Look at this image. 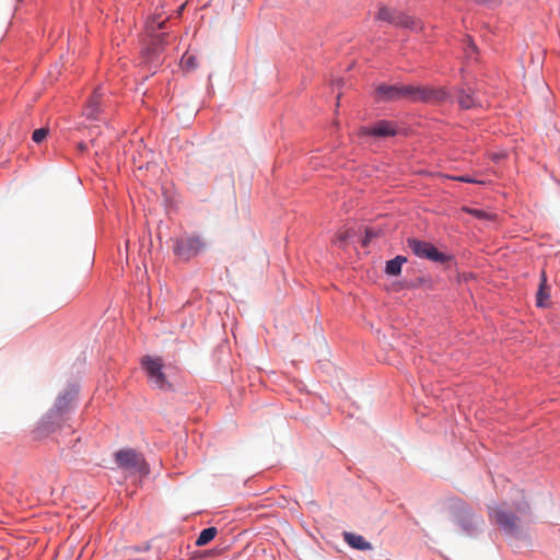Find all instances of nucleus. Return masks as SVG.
I'll list each match as a JSON object with an SVG mask.
<instances>
[{
  "mask_svg": "<svg viewBox=\"0 0 560 560\" xmlns=\"http://www.w3.org/2000/svg\"><path fill=\"white\" fill-rule=\"evenodd\" d=\"M103 93L101 89H96L88 102L85 107V115L91 119H96L100 109V101Z\"/></svg>",
  "mask_w": 560,
  "mask_h": 560,
  "instance_id": "13",
  "label": "nucleus"
},
{
  "mask_svg": "<svg viewBox=\"0 0 560 560\" xmlns=\"http://www.w3.org/2000/svg\"><path fill=\"white\" fill-rule=\"evenodd\" d=\"M206 248V243L198 235H183L174 240L173 252L183 259L189 260Z\"/></svg>",
  "mask_w": 560,
  "mask_h": 560,
  "instance_id": "3",
  "label": "nucleus"
},
{
  "mask_svg": "<svg viewBox=\"0 0 560 560\" xmlns=\"http://www.w3.org/2000/svg\"><path fill=\"white\" fill-rule=\"evenodd\" d=\"M394 25L407 27V28H410L413 31L422 30V24L420 21H418L409 15H406L401 12H398Z\"/></svg>",
  "mask_w": 560,
  "mask_h": 560,
  "instance_id": "14",
  "label": "nucleus"
},
{
  "mask_svg": "<svg viewBox=\"0 0 560 560\" xmlns=\"http://www.w3.org/2000/svg\"><path fill=\"white\" fill-rule=\"evenodd\" d=\"M375 97L381 102H392L400 100L399 85L381 84L376 88Z\"/></svg>",
  "mask_w": 560,
  "mask_h": 560,
  "instance_id": "10",
  "label": "nucleus"
},
{
  "mask_svg": "<svg viewBox=\"0 0 560 560\" xmlns=\"http://www.w3.org/2000/svg\"><path fill=\"white\" fill-rule=\"evenodd\" d=\"M407 261L404 256H396L394 259L386 262L385 271L389 276H398L401 272L402 265Z\"/></svg>",
  "mask_w": 560,
  "mask_h": 560,
  "instance_id": "15",
  "label": "nucleus"
},
{
  "mask_svg": "<svg viewBox=\"0 0 560 560\" xmlns=\"http://www.w3.org/2000/svg\"><path fill=\"white\" fill-rule=\"evenodd\" d=\"M350 237H352V232L350 230H343L340 231L336 238L334 240L335 243H338L340 245L345 244Z\"/></svg>",
  "mask_w": 560,
  "mask_h": 560,
  "instance_id": "21",
  "label": "nucleus"
},
{
  "mask_svg": "<svg viewBox=\"0 0 560 560\" xmlns=\"http://www.w3.org/2000/svg\"><path fill=\"white\" fill-rule=\"evenodd\" d=\"M163 365L161 358L147 355L142 359V366L153 386L162 390H167L171 388V384L167 382L166 376L162 371Z\"/></svg>",
  "mask_w": 560,
  "mask_h": 560,
  "instance_id": "6",
  "label": "nucleus"
},
{
  "mask_svg": "<svg viewBox=\"0 0 560 560\" xmlns=\"http://www.w3.org/2000/svg\"><path fill=\"white\" fill-rule=\"evenodd\" d=\"M185 67L194 68L195 67V58L192 56H188L184 58Z\"/></svg>",
  "mask_w": 560,
  "mask_h": 560,
  "instance_id": "24",
  "label": "nucleus"
},
{
  "mask_svg": "<svg viewBox=\"0 0 560 560\" xmlns=\"http://www.w3.org/2000/svg\"><path fill=\"white\" fill-rule=\"evenodd\" d=\"M407 244L411 252L419 258L428 259L439 264H445L452 259L450 255L440 252L430 242L411 237L407 240Z\"/></svg>",
  "mask_w": 560,
  "mask_h": 560,
  "instance_id": "2",
  "label": "nucleus"
},
{
  "mask_svg": "<svg viewBox=\"0 0 560 560\" xmlns=\"http://www.w3.org/2000/svg\"><path fill=\"white\" fill-rule=\"evenodd\" d=\"M118 466L128 474H148L143 457L133 450H121L115 455Z\"/></svg>",
  "mask_w": 560,
  "mask_h": 560,
  "instance_id": "5",
  "label": "nucleus"
},
{
  "mask_svg": "<svg viewBox=\"0 0 560 560\" xmlns=\"http://www.w3.org/2000/svg\"><path fill=\"white\" fill-rule=\"evenodd\" d=\"M72 397H67V395L58 398L55 408L49 410V412L43 419L39 430L44 433L55 432L57 428H62L61 422H65L63 410L67 409Z\"/></svg>",
  "mask_w": 560,
  "mask_h": 560,
  "instance_id": "4",
  "label": "nucleus"
},
{
  "mask_svg": "<svg viewBox=\"0 0 560 560\" xmlns=\"http://www.w3.org/2000/svg\"><path fill=\"white\" fill-rule=\"evenodd\" d=\"M78 148L80 151H84L86 149L84 143H79Z\"/></svg>",
  "mask_w": 560,
  "mask_h": 560,
  "instance_id": "27",
  "label": "nucleus"
},
{
  "mask_svg": "<svg viewBox=\"0 0 560 560\" xmlns=\"http://www.w3.org/2000/svg\"><path fill=\"white\" fill-rule=\"evenodd\" d=\"M398 12L386 7H381L377 11L376 19L394 24Z\"/></svg>",
  "mask_w": 560,
  "mask_h": 560,
  "instance_id": "17",
  "label": "nucleus"
},
{
  "mask_svg": "<svg viewBox=\"0 0 560 560\" xmlns=\"http://www.w3.org/2000/svg\"><path fill=\"white\" fill-rule=\"evenodd\" d=\"M164 23H165V21H163V22L159 23V25H158V26H159V28H161V27L163 26V24H164Z\"/></svg>",
  "mask_w": 560,
  "mask_h": 560,
  "instance_id": "28",
  "label": "nucleus"
},
{
  "mask_svg": "<svg viewBox=\"0 0 560 560\" xmlns=\"http://www.w3.org/2000/svg\"><path fill=\"white\" fill-rule=\"evenodd\" d=\"M468 47L471 49L472 52L476 51V46L471 40H469Z\"/></svg>",
  "mask_w": 560,
  "mask_h": 560,
  "instance_id": "26",
  "label": "nucleus"
},
{
  "mask_svg": "<svg viewBox=\"0 0 560 560\" xmlns=\"http://www.w3.org/2000/svg\"><path fill=\"white\" fill-rule=\"evenodd\" d=\"M377 235H378L377 232L373 231L372 229H366L365 240L363 241V245H366L368 242H370L372 238L376 237Z\"/></svg>",
  "mask_w": 560,
  "mask_h": 560,
  "instance_id": "23",
  "label": "nucleus"
},
{
  "mask_svg": "<svg viewBox=\"0 0 560 560\" xmlns=\"http://www.w3.org/2000/svg\"><path fill=\"white\" fill-rule=\"evenodd\" d=\"M457 103L463 109H470L481 106L480 100L476 96L475 92L470 89H460L457 94Z\"/></svg>",
  "mask_w": 560,
  "mask_h": 560,
  "instance_id": "9",
  "label": "nucleus"
},
{
  "mask_svg": "<svg viewBox=\"0 0 560 560\" xmlns=\"http://www.w3.org/2000/svg\"><path fill=\"white\" fill-rule=\"evenodd\" d=\"M495 522L502 526L508 533H514L517 529V518L500 509H494L491 514Z\"/></svg>",
  "mask_w": 560,
  "mask_h": 560,
  "instance_id": "8",
  "label": "nucleus"
},
{
  "mask_svg": "<svg viewBox=\"0 0 560 560\" xmlns=\"http://www.w3.org/2000/svg\"><path fill=\"white\" fill-rule=\"evenodd\" d=\"M505 158V153L504 152H499V153H492L491 154V159L495 162L502 160Z\"/></svg>",
  "mask_w": 560,
  "mask_h": 560,
  "instance_id": "25",
  "label": "nucleus"
},
{
  "mask_svg": "<svg viewBox=\"0 0 560 560\" xmlns=\"http://www.w3.org/2000/svg\"><path fill=\"white\" fill-rule=\"evenodd\" d=\"M68 433H73V430L70 427L68 428Z\"/></svg>",
  "mask_w": 560,
  "mask_h": 560,
  "instance_id": "29",
  "label": "nucleus"
},
{
  "mask_svg": "<svg viewBox=\"0 0 560 560\" xmlns=\"http://www.w3.org/2000/svg\"><path fill=\"white\" fill-rule=\"evenodd\" d=\"M217 534H218V529L215 527L205 528L199 534V536L196 540V546H198V547L206 546L217 536Z\"/></svg>",
  "mask_w": 560,
  "mask_h": 560,
  "instance_id": "16",
  "label": "nucleus"
},
{
  "mask_svg": "<svg viewBox=\"0 0 560 560\" xmlns=\"http://www.w3.org/2000/svg\"><path fill=\"white\" fill-rule=\"evenodd\" d=\"M400 100L422 101V102H443L448 98V93L444 89H431L416 85H399Z\"/></svg>",
  "mask_w": 560,
  "mask_h": 560,
  "instance_id": "1",
  "label": "nucleus"
},
{
  "mask_svg": "<svg viewBox=\"0 0 560 560\" xmlns=\"http://www.w3.org/2000/svg\"><path fill=\"white\" fill-rule=\"evenodd\" d=\"M450 504H451L452 509L458 510L460 513H463L465 515L468 514L467 508L460 499H458V498L451 499Z\"/></svg>",
  "mask_w": 560,
  "mask_h": 560,
  "instance_id": "19",
  "label": "nucleus"
},
{
  "mask_svg": "<svg viewBox=\"0 0 560 560\" xmlns=\"http://www.w3.org/2000/svg\"><path fill=\"white\" fill-rule=\"evenodd\" d=\"M464 211L467 213L474 215L475 218L479 220H490L492 219V214L482 210V209H472V208H464Z\"/></svg>",
  "mask_w": 560,
  "mask_h": 560,
  "instance_id": "18",
  "label": "nucleus"
},
{
  "mask_svg": "<svg viewBox=\"0 0 560 560\" xmlns=\"http://www.w3.org/2000/svg\"><path fill=\"white\" fill-rule=\"evenodd\" d=\"M395 133H396L395 127L393 126L392 122L386 121V120H381L377 124H375L373 127H365V128H362V130H361V135L374 136V137H380V138L394 136Z\"/></svg>",
  "mask_w": 560,
  "mask_h": 560,
  "instance_id": "7",
  "label": "nucleus"
},
{
  "mask_svg": "<svg viewBox=\"0 0 560 560\" xmlns=\"http://www.w3.org/2000/svg\"><path fill=\"white\" fill-rule=\"evenodd\" d=\"M47 135H48L47 128H39V129L34 130V132L32 135V139L34 142L40 143L47 137Z\"/></svg>",
  "mask_w": 560,
  "mask_h": 560,
  "instance_id": "20",
  "label": "nucleus"
},
{
  "mask_svg": "<svg viewBox=\"0 0 560 560\" xmlns=\"http://www.w3.org/2000/svg\"><path fill=\"white\" fill-rule=\"evenodd\" d=\"M536 305L538 307H548L550 305V287L547 284L545 271L540 275L539 289L536 294Z\"/></svg>",
  "mask_w": 560,
  "mask_h": 560,
  "instance_id": "11",
  "label": "nucleus"
},
{
  "mask_svg": "<svg viewBox=\"0 0 560 560\" xmlns=\"http://www.w3.org/2000/svg\"><path fill=\"white\" fill-rule=\"evenodd\" d=\"M453 179L458 180V182H463V183L483 184L482 180H477V179H474V178H471L469 176H458V177H453Z\"/></svg>",
  "mask_w": 560,
  "mask_h": 560,
  "instance_id": "22",
  "label": "nucleus"
},
{
  "mask_svg": "<svg viewBox=\"0 0 560 560\" xmlns=\"http://www.w3.org/2000/svg\"><path fill=\"white\" fill-rule=\"evenodd\" d=\"M343 540L353 549L366 551L372 549V545L365 540V538L361 535L343 532L342 534Z\"/></svg>",
  "mask_w": 560,
  "mask_h": 560,
  "instance_id": "12",
  "label": "nucleus"
}]
</instances>
